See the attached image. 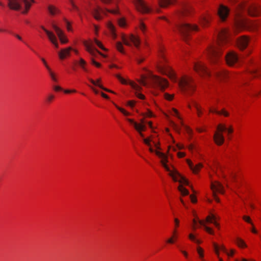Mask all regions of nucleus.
Wrapping results in <instances>:
<instances>
[{
  "label": "nucleus",
  "mask_w": 261,
  "mask_h": 261,
  "mask_svg": "<svg viewBox=\"0 0 261 261\" xmlns=\"http://www.w3.org/2000/svg\"><path fill=\"white\" fill-rule=\"evenodd\" d=\"M197 252H198V253L199 254V256L201 258H202L203 257V249L200 248V247H198L197 248Z\"/></svg>",
  "instance_id": "obj_48"
},
{
  "label": "nucleus",
  "mask_w": 261,
  "mask_h": 261,
  "mask_svg": "<svg viewBox=\"0 0 261 261\" xmlns=\"http://www.w3.org/2000/svg\"><path fill=\"white\" fill-rule=\"evenodd\" d=\"M211 189L214 193V199L217 201L219 202V199L218 198L215 192H217L221 194L224 193V187L218 181H215L211 184Z\"/></svg>",
  "instance_id": "obj_15"
},
{
  "label": "nucleus",
  "mask_w": 261,
  "mask_h": 261,
  "mask_svg": "<svg viewBox=\"0 0 261 261\" xmlns=\"http://www.w3.org/2000/svg\"><path fill=\"white\" fill-rule=\"evenodd\" d=\"M140 29L143 33H145V31L146 30V26L144 23H143V22L140 23Z\"/></svg>",
  "instance_id": "obj_52"
},
{
  "label": "nucleus",
  "mask_w": 261,
  "mask_h": 261,
  "mask_svg": "<svg viewBox=\"0 0 261 261\" xmlns=\"http://www.w3.org/2000/svg\"><path fill=\"white\" fill-rule=\"evenodd\" d=\"M89 80L90 81V82L92 84H93L95 86H97L99 87L100 88H101V89L103 90L104 91L108 92H111V93H115L113 91H111V90H110L109 89H108L105 88L102 85H101V84H97L92 79H89Z\"/></svg>",
  "instance_id": "obj_33"
},
{
  "label": "nucleus",
  "mask_w": 261,
  "mask_h": 261,
  "mask_svg": "<svg viewBox=\"0 0 261 261\" xmlns=\"http://www.w3.org/2000/svg\"><path fill=\"white\" fill-rule=\"evenodd\" d=\"M92 63L97 67H100V64L95 61L94 59L92 60Z\"/></svg>",
  "instance_id": "obj_60"
},
{
  "label": "nucleus",
  "mask_w": 261,
  "mask_h": 261,
  "mask_svg": "<svg viewBox=\"0 0 261 261\" xmlns=\"http://www.w3.org/2000/svg\"><path fill=\"white\" fill-rule=\"evenodd\" d=\"M192 103H193V106H194V107L196 108V109L197 110V115L199 116H200L202 114V111L200 109V108L199 107V106H198V105L197 104V103L196 101L193 100L192 101Z\"/></svg>",
  "instance_id": "obj_40"
},
{
  "label": "nucleus",
  "mask_w": 261,
  "mask_h": 261,
  "mask_svg": "<svg viewBox=\"0 0 261 261\" xmlns=\"http://www.w3.org/2000/svg\"><path fill=\"white\" fill-rule=\"evenodd\" d=\"M174 0H158V3L161 8H166L168 5L172 4Z\"/></svg>",
  "instance_id": "obj_28"
},
{
  "label": "nucleus",
  "mask_w": 261,
  "mask_h": 261,
  "mask_svg": "<svg viewBox=\"0 0 261 261\" xmlns=\"http://www.w3.org/2000/svg\"><path fill=\"white\" fill-rule=\"evenodd\" d=\"M133 2L138 11L142 13H147L151 11V8L143 0H133Z\"/></svg>",
  "instance_id": "obj_12"
},
{
  "label": "nucleus",
  "mask_w": 261,
  "mask_h": 261,
  "mask_svg": "<svg viewBox=\"0 0 261 261\" xmlns=\"http://www.w3.org/2000/svg\"><path fill=\"white\" fill-rule=\"evenodd\" d=\"M176 30L179 32L183 40L185 41L189 38L192 32H196L199 30V28L196 24H192L183 20H179L176 22Z\"/></svg>",
  "instance_id": "obj_4"
},
{
  "label": "nucleus",
  "mask_w": 261,
  "mask_h": 261,
  "mask_svg": "<svg viewBox=\"0 0 261 261\" xmlns=\"http://www.w3.org/2000/svg\"><path fill=\"white\" fill-rule=\"evenodd\" d=\"M228 36V32L226 29L222 30L218 34L219 42L216 45H212L208 48V54L211 62L216 63L220 55L221 44L224 42Z\"/></svg>",
  "instance_id": "obj_2"
},
{
  "label": "nucleus",
  "mask_w": 261,
  "mask_h": 261,
  "mask_svg": "<svg viewBox=\"0 0 261 261\" xmlns=\"http://www.w3.org/2000/svg\"><path fill=\"white\" fill-rule=\"evenodd\" d=\"M249 72L254 77L260 75L258 72V67L257 65H254L251 68L249 69Z\"/></svg>",
  "instance_id": "obj_30"
},
{
  "label": "nucleus",
  "mask_w": 261,
  "mask_h": 261,
  "mask_svg": "<svg viewBox=\"0 0 261 261\" xmlns=\"http://www.w3.org/2000/svg\"><path fill=\"white\" fill-rule=\"evenodd\" d=\"M52 27L56 32L62 43H66L68 42L67 39L64 36L63 32L55 24H52Z\"/></svg>",
  "instance_id": "obj_17"
},
{
  "label": "nucleus",
  "mask_w": 261,
  "mask_h": 261,
  "mask_svg": "<svg viewBox=\"0 0 261 261\" xmlns=\"http://www.w3.org/2000/svg\"><path fill=\"white\" fill-rule=\"evenodd\" d=\"M108 29L110 32L111 35L113 39L116 38V34L115 33V28L113 24L110 23L108 25Z\"/></svg>",
  "instance_id": "obj_31"
},
{
  "label": "nucleus",
  "mask_w": 261,
  "mask_h": 261,
  "mask_svg": "<svg viewBox=\"0 0 261 261\" xmlns=\"http://www.w3.org/2000/svg\"><path fill=\"white\" fill-rule=\"evenodd\" d=\"M234 253V250H233V249H231L230 250V252H228V251H227V253H226V254H227V255L228 256H232L233 255Z\"/></svg>",
  "instance_id": "obj_64"
},
{
  "label": "nucleus",
  "mask_w": 261,
  "mask_h": 261,
  "mask_svg": "<svg viewBox=\"0 0 261 261\" xmlns=\"http://www.w3.org/2000/svg\"><path fill=\"white\" fill-rule=\"evenodd\" d=\"M155 154L161 159V163L164 168L168 172L169 175L171 176L174 181H178L180 184L186 185H189L188 180L182 176L173 167V170H171L167 163L168 162V156L165 153L156 151Z\"/></svg>",
  "instance_id": "obj_3"
},
{
  "label": "nucleus",
  "mask_w": 261,
  "mask_h": 261,
  "mask_svg": "<svg viewBox=\"0 0 261 261\" xmlns=\"http://www.w3.org/2000/svg\"><path fill=\"white\" fill-rule=\"evenodd\" d=\"M72 50L73 49L71 47H68L61 49V51L58 53L60 59L63 60L66 57L70 56V51Z\"/></svg>",
  "instance_id": "obj_21"
},
{
  "label": "nucleus",
  "mask_w": 261,
  "mask_h": 261,
  "mask_svg": "<svg viewBox=\"0 0 261 261\" xmlns=\"http://www.w3.org/2000/svg\"><path fill=\"white\" fill-rule=\"evenodd\" d=\"M243 219L246 222L250 223L252 226L253 225V223L251 222V219L249 216H244L243 217Z\"/></svg>",
  "instance_id": "obj_47"
},
{
  "label": "nucleus",
  "mask_w": 261,
  "mask_h": 261,
  "mask_svg": "<svg viewBox=\"0 0 261 261\" xmlns=\"http://www.w3.org/2000/svg\"><path fill=\"white\" fill-rule=\"evenodd\" d=\"M54 97L55 96L53 94H50L47 96L46 101L48 102H51L54 99Z\"/></svg>",
  "instance_id": "obj_50"
},
{
  "label": "nucleus",
  "mask_w": 261,
  "mask_h": 261,
  "mask_svg": "<svg viewBox=\"0 0 261 261\" xmlns=\"http://www.w3.org/2000/svg\"><path fill=\"white\" fill-rule=\"evenodd\" d=\"M175 242V241L173 239V238H170L169 239L167 240V243L169 244H173Z\"/></svg>",
  "instance_id": "obj_63"
},
{
  "label": "nucleus",
  "mask_w": 261,
  "mask_h": 261,
  "mask_svg": "<svg viewBox=\"0 0 261 261\" xmlns=\"http://www.w3.org/2000/svg\"><path fill=\"white\" fill-rule=\"evenodd\" d=\"M54 89L56 91H62L63 89L62 88L59 86H55L54 87Z\"/></svg>",
  "instance_id": "obj_61"
},
{
  "label": "nucleus",
  "mask_w": 261,
  "mask_h": 261,
  "mask_svg": "<svg viewBox=\"0 0 261 261\" xmlns=\"http://www.w3.org/2000/svg\"><path fill=\"white\" fill-rule=\"evenodd\" d=\"M187 163L191 169L195 173H197L202 167V165L201 163H198L195 166H194L193 163L190 160H187Z\"/></svg>",
  "instance_id": "obj_27"
},
{
  "label": "nucleus",
  "mask_w": 261,
  "mask_h": 261,
  "mask_svg": "<svg viewBox=\"0 0 261 261\" xmlns=\"http://www.w3.org/2000/svg\"><path fill=\"white\" fill-rule=\"evenodd\" d=\"M178 189L182 195H188L189 194V191L181 185L178 186Z\"/></svg>",
  "instance_id": "obj_38"
},
{
  "label": "nucleus",
  "mask_w": 261,
  "mask_h": 261,
  "mask_svg": "<svg viewBox=\"0 0 261 261\" xmlns=\"http://www.w3.org/2000/svg\"><path fill=\"white\" fill-rule=\"evenodd\" d=\"M139 83L143 85V86H146V82L145 81V77H142V79H141L140 81H139Z\"/></svg>",
  "instance_id": "obj_57"
},
{
  "label": "nucleus",
  "mask_w": 261,
  "mask_h": 261,
  "mask_svg": "<svg viewBox=\"0 0 261 261\" xmlns=\"http://www.w3.org/2000/svg\"><path fill=\"white\" fill-rule=\"evenodd\" d=\"M249 42L248 38L245 36L240 37L238 40V44L239 47L241 49L246 47Z\"/></svg>",
  "instance_id": "obj_24"
},
{
  "label": "nucleus",
  "mask_w": 261,
  "mask_h": 261,
  "mask_svg": "<svg viewBox=\"0 0 261 261\" xmlns=\"http://www.w3.org/2000/svg\"><path fill=\"white\" fill-rule=\"evenodd\" d=\"M49 71V73H50V75L51 77V79L54 81V82H57V79H56V77H55V75L54 74V73L53 72H52L51 71V70H48Z\"/></svg>",
  "instance_id": "obj_55"
},
{
  "label": "nucleus",
  "mask_w": 261,
  "mask_h": 261,
  "mask_svg": "<svg viewBox=\"0 0 261 261\" xmlns=\"http://www.w3.org/2000/svg\"><path fill=\"white\" fill-rule=\"evenodd\" d=\"M127 120L134 125L135 129L138 132H140V130H145L146 126L144 124H139L137 122H135L133 119L129 118L127 119Z\"/></svg>",
  "instance_id": "obj_25"
},
{
  "label": "nucleus",
  "mask_w": 261,
  "mask_h": 261,
  "mask_svg": "<svg viewBox=\"0 0 261 261\" xmlns=\"http://www.w3.org/2000/svg\"><path fill=\"white\" fill-rule=\"evenodd\" d=\"M8 6L9 8L13 10L18 11L21 9V4L23 3L25 7V10L22 13L25 14L31 7V4L28 0H8Z\"/></svg>",
  "instance_id": "obj_7"
},
{
  "label": "nucleus",
  "mask_w": 261,
  "mask_h": 261,
  "mask_svg": "<svg viewBox=\"0 0 261 261\" xmlns=\"http://www.w3.org/2000/svg\"><path fill=\"white\" fill-rule=\"evenodd\" d=\"M135 101H134V100H129V101H128L127 102V105L130 107L131 108H133L134 107L135 105Z\"/></svg>",
  "instance_id": "obj_53"
},
{
  "label": "nucleus",
  "mask_w": 261,
  "mask_h": 261,
  "mask_svg": "<svg viewBox=\"0 0 261 261\" xmlns=\"http://www.w3.org/2000/svg\"><path fill=\"white\" fill-rule=\"evenodd\" d=\"M172 114L174 116H177L179 119H180V117L178 116V112L177 110L173 109Z\"/></svg>",
  "instance_id": "obj_56"
},
{
  "label": "nucleus",
  "mask_w": 261,
  "mask_h": 261,
  "mask_svg": "<svg viewBox=\"0 0 261 261\" xmlns=\"http://www.w3.org/2000/svg\"><path fill=\"white\" fill-rule=\"evenodd\" d=\"M260 13V8L258 6L250 5L247 6L244 3H240L237 7L236 13V27L238 29H242L247 27L256 28L258 27V23L248 20L246 17V14L252 17H256L259 15Z\"/></svg>",
  "instance_id": "obj_1"
},
{
  "label": "nucleus",
  "mask_w": 261,
  "mask_h": 261,
  "mask_svg": "<svg viewBox=\"0 0 261 261\" xmlns=\"http://www.w3.org/2000/svg\"><path fill=\"white\" fill-rule=\"evenodd\" d=\"M178 85L181 91L186 94H192L195 89V84L190 76H183L179 81Z\"/></svg>",
  "instance_id": "obj_5"
},
{
  "label": "nucleus",
  "mask_w": 261,
  "mask_h": 261,
  "mask_svg": "<svg viewBox=\"0 0 261 261\" xmlns=\"http://www.w3.org/2000/svg\"><path fill=\"white\" fill-rule=\"evenodd\" d=\"M165 97L166 98V99L169 100H171L172 99L173 97V96L172 95H170V94H169L168 93H165Z\"/></svg>",
  "instance_id": "obj_54"
},
{
  "label": "nucleus",
  "mask_w": 261,
  "mask_h": 261,
  "mask_svg": "<svg viewBox=\"0 0 261 261\" xmlns=\"http://www.w3.org/2000/svg\"><path fill=\"white\" fill-rule=\"evenodd\" d=\"M219 250H221V251H222L223 252H224L225 253H227V249L225 248V247L223 245L219 246Z\"/></svg>",
  "instance_id": "obj_59"
},
{
  "label": "nucleus",
  "mask_w": 261,
  "mask_h": 261,
  "mask_svg": "<svg viewBox=\"0 0 261 261\" xmlns=\"http://www.w3.org/2000/svg\"><path fill=\"white\" fill-rule=\"evenodd\" d=\"M121 39L124 44L129 46L132 45L131 43H132L137 48H138L140 43V38L133 34H131L128 37L122 35Z\"/></svg>",
  "instance_id": "obj_10"
},
{
  "label": "nucleus",
  "mask_w": 261,
  "mask_h": 261,
  "mask_svg": "<svg viewBox=\"0 0 261 261\" xmlns=\"http://www.w3.org/2000/svg\"><path fill=\"white\" fill-rule=\"evenodd\" d=\"M94 42L95 43V44L99 47L101 49H103V50H105V47H103V46L102 45V44H101V43L98 40H97V39H94Z\"/></svg>",
  "instance_id": "obj_45"
},
{
  "label": "nucleus",
  "mask_w": 261,
  "mask_h": 261,
  "mask_svg": "<svg viewBox=\"0 0 261 261\" xmlns=\"http://www.w3.org/2000/svg\"><path fill=\"white\" fill-rule=\"evenodd\" d=\"M151 79L152 82L162 90H164L168 86V82L165 79L157 75H152Z\"/></svg>",
  "instance_id": "obj_11"
},
{
  "label": "nucleus",
  "mask_w": 261,
  "mask_h": 261,
  "mask_svg": "<svg viewBox=\"0 0 261 261\" xmlns=\"http://www.w3.org/2000/svg\"><path fill=\"white\" fill-rule=\"evenodd\" d=\"M209 111L210 112L215 113L219 115H223L225 116H228L229 115V113L224 109L221 111H219L216 109H210Z\"/></svg>",
  "instance_id": "obj_32"
},
{
  "label": "nucleus",
  "mask_w": 261,
  "mask_h": 261,
  "mask_svg": "<svg viewBox=\"0 0 261 261\" xmlns=\"http://www.w3.org/2000/svg\"><path fill=\"white\" fill-rule=\"evenodd\" d=\"M217 131L214 135V140L217 145L220 146L224 142V137L222 133L227 130L228 134H230L233 132V129L231 126L229 128H227L225 125L220 124L217 126Z\"/></svg>",
  "instance_id": "obj_6"
},
{
  "label": "nucleus",
  "mask_w": 261,
  "mask_h": 261,
  "mask_svg": "<svg viewBox=\"0 0 261 261\" xmlns=\"http://www.w3.org/2000/svg\"><path fill=\"white\" fill-rule=\"evenodd\" d=\"M214 75L219 79L222 80L229 77V74L223 69L215 71Z\"/></svg>",
  "instance_id": "obj_22"
},
{
  "label": "nucleus",
  "mask_w": 261,
  "mask_h": 261,
  "mask_svg": "<svg viewBox=\"0 0 261 261\" xmlns=\"http://www.w3.org/2000/svg\"><path fill=\"white\" fill-rule=\"evenodd\" d=\"M194 69L196 72L202 76H209L211 75V73L207 67L201 62L195 63Z\"/></svg>",
  "instance_id": "obj_14"
},
{
  "label": "nucleus",
  "mask_w": 261,
  "mask_h": 261,
  "mask_svg": "<svg viewBox=\"0 0 261 261\" xmlns=\"http://www.w3.org/2000/svg\"><path fill=\"white\" fill-rule=\"evenodd\" d=\"M190 198H191V201L193 203H196L197 202L196 198L194 195H190Z\"/></svg>",
  "instance_id": "obj_62"
},
{
  "label": "nucleus",
  "mask_w": 261,
  "mask_h": 261,
  "mask_svg": "<svg viewBox=\"0 0 261 261\" xmlns=\"http://www.w3.org/2000/svg\"><path fill=\"white\" fill-rule=\"evenodd\" d=\"M210 18L207 16H202L200 19V23L203 27H206L209 23Z\"/></svg>",
  "instance_id": "obj_35"
},
{
  "label": "nucleus",
  "mask_w": 261,
  "mask_h": 261,
  "mask_svg": "<svg viewBox=\"0 0 261 261\" xmlns=\"http://www.w3.org/2000/svg\"><path fill=\"white\" fill-rule=\"evenodd\" d=\"M115 106L116 107V108L119 110L121 112H122L124 115L125 116H128L129 115V113L125 111L124 109L119 107L118 106H117L116 104L114 103Z\"/></svg>",
  "instance_id": "obj_43"
},
{
  "label": "nucleus",
  "mask_w": 261,
  "mask_h": 261,
  "mask_svg": "<svg viewBox=\"0 0 261 261\" xmlns=\"http://www.w3.org/2000/svg\"><path fill=\"white\" fill-rule=\"evenodd\" d=\"M86 62L85 61V60L84 59H83L82 58H81L80 60V61H79V65H80V66L81 67V68L85 71V72H88V70L87 69V68L85 66V65H86Z\"/></svg>",
  "instance_id": "obj_39"
},
{
  "label": "nucleus",
  "mask_w": 261,
  "mask_h": 261,
  "mask_svg": "<svg viewBox=\"0 0 261 261\" xmlns=\"http://www.w3.org/2000/svg\"><path fill=\"white\" fill-rule=\"evenodd\" d=\"M200 225L203 226L204 228V229L210 234H213L214 231L212 230V229L207 226L205 225V222L203 221L202 220H199L198 221Z\"/></svg>",
  "instance_id": "obj_36"
},
{
  "label": "nucleus",
  "mask_w": 261,
  "mask_h": 261,
  "mask_svg": "<svg viewBox=\"0 0 261 261\" xmlns=\"http://www.w3.org/2000/svg\"><path fill=\"white\" fill-rule=\"evenodd\" d=\"M63 20H64V22L66 23V28H67V30L68 31H72V29H71V27L70 22L68 20H67L65 18H64Z\"/></svg>",
  "instance_id": "obj_42"
},
{
  "label": "nucleus",
  "mask_w": 261,
  "mask_h": 261,
  "mask_svg": "<svg viewBox=\"0 0 261 261\" xmlns=\"http://www.w3.org/2000/svg\"><path fill=\"white\" fill-rule=\"evenodd\" d=\"M48 11L50 14L52 16L55 15L60 13V10L53 5L48 6Z\"/></svg>",
  "instance_id": "obj_29"
},
{
  "label": "nucleus",
  "mask_w": 261,
  "mask_h": 261,
  "mask_svg": "<svg viewBox=\"0 0 261 261\" xmlns=\"http://www.w3.org/2000/svg\"><path fill=\"white\" fill-rule=\"evenodd\" d=\"M101 13H105V11L99 7L94 8L91 10V13L94 18L97 20H99L102 18L100 15Z\"/></svg>",
  "instance_id": "obj_19"
},
{
  "label": "nucleus",
  "mask_w": 261,
  "mask_h": 261,
  "mask_svg": "<svg viewBox=\"0 0 261 261\" xmlns=\"http://www.w3.org/2000/svg\"><path fill=\"white\" fill-rule=\"evenodd\" d=\"M119 25L121 27H124L125 26V21L123 18H120L118 20Z\"/></svg>",
  "instance_id": "obj_46"
},
{
  "label": "nucleus",
  "mask_w": 261,
  "mask_h": 261,
  "mask_svg": "<svg viewBox=\"0 0 261 261\" xmlns=\"http://www.w3.org/2000/svg\"><path fill=\"white\" fill-rule=\"evenodd\" d=\"M227 64L230 66H238L241 62V58L233 51L229 52L225 56Z\"/></svg>",
  "instance_id": "obj_8"
},
{
  "label": "nucleus",
  "mask_w": 261,
  "mask_h": 261,
  "mask_svg": "<svg viewBox=\"0 0 261 261\" xmlns=\"http://www.w3.org/2000/svg\"><path fill=\"white\" fill-rule=\"evenodd\" d=\"M107 12L112 13L113 14H117L118 13V11L117 10H109L106 9Z\"/></svg>",
  "instance_id": "obj_58"
},
{
  "label": "nucleus",
  "mask_w": 261,
  "mask_h": 261,
  "mask_svg": "<svg viewBox=\"0 0 261 261\" xmlns=\"http://www.w3.org/2000/svg\"><path fill=\"white\" fill-rule=\"evenodd\" d=\"M89 80L90 81V82L92 84H93L95 86H97L99 87L100 88H101V89L103 90L104 91L108 92H111V93H115L113 91H111V90H110L109 89H108L105 88L102 85H101V84H97L92 79H89Z\"/></svg>",
  "instance_id": "obj_34"
},
{
  "label": "nucleus",
  "mask_w": 261,
  "mask_h": 261,
  "mask_svg": "<svg viewBox=\"0 0 261 261\" xmlns=\"http://www.w3.org/2000/svg\"><path fill=\"white\" fill-rule=\"evenodd\" d=\"M84 44L86 48L87 51H88L91 55L94 56L96 52L102 55V54L97 49L93 47L92 45L87 41H85L84 42Z\"/></svg>",
  "instance_id": "obj_23"
},
{
  "label": "nucleus",
  "mask_w": 261,
  "mask_h": 261,
  "mask_svg": "<svg viewBox=\"0 0 261 261\" xmlns=\"http://www.w3.org/2000/svg\"><path fill=\"white\" fill-rule=\"evenodd\" d=\"M213 246L215 250V252L217 256L219 257V246L215 243H213Z\"/></svg>",
  "instance_id": "obj_44"
},
{
  "label": "nucleus",
  "mask_w": 261,
  "mask_h": 261,
  "mask_svg": "<svg viewBox=\"0 0 261 261\" xmlns=\"http://www.w3.org/2000/svg\"><path fill=\"white\" fill-rule=\"evenodd\" d=\"M217 217L215 215L211 214L206 218L205 221L208 223H213L216 227H219V225L216 222Z\"/></svg>",
  "instance_id": "obj_26"
},
{
  "label": "nucleus",
  "mask_w": 261,
  "mask_h": 261,
  "mask_svg": "<svg viewBox=\"0 0 261 261\" xmlns=\"http://www.w3.org/2000/svg\"><path fill=\"white\" fill-rule=\"evenodd\" d=\"M144 60L145 58L141 56L137 57L136 58V60L138 64H141Z\"/></svg>",
  "instance_id": "obj_49"
},
{
  "label": "nucleus",
  "mask_w": 261,
  "mask_h": 261,
  "mask_svg": "<svg viewBox=\"0 0 261 261\" xmlns=\"http://www.w3.org/2000/svg\"><path fill=\"white\" fill-rule=\"evenodd\" d=\"M178 248H179L180 251L183 254V255L185 256V257L186 258H188V253L185 251V250H183L179 246H177Z\"/></svg>",
  "instance_id": "obj_51"
},
{
  "label": "nucleus",
  "mask_w": 261,
  "mask_h": 261,
  "mask_svg": "<svg viewBox=\"0 0 261 261\" xmlns=\"http://www.w3.org/2000/svg\"><path fill=\"white\" fill-rule=\"evenodd\" d=\"M129 84L131 86V87L135 90L136 91L135 92V95L136 96H137L139 98L141 99H144L145 98V96L143 95L142 94H141L139 93L138 91H140L141 90V87H140L139 85L136 84L133 82L130 81Z\"/></svg>",
  "instance_id": "obj_20"
},
{
  "label": "nucleus",
  "mask_w": 261,
  "mask_h": 261,
  "mask_svg": "<svg viewBox=\"0 0 261 261\" xmlns=\"http://www.w3.org/2000/svg\"><path fill=\"white\" fill-rule=\"evenodd\" d=\"M41 29L46 33L48 39L51 43L55 46L56 48L58 47V44L57 43V38L55 35L51 32L46 30L43 26L41 27Z\"/></svg>",
  "instance_id": "obj_18"
},
{
  "label": "nucleus",
  "mask_w": 261,
  "mask_h": 261,
  "mask_svg": "<svg viewBox=\"0 0 261 261\" xmlns=\"http://www.w3.org/2000/svg\"><path fill=\"white\" fill-rule=\"evenodd\" d=\"M236 243L240 247H246V244L245 242L241 238H237L236 240Z\"/></svg>",
  "instance_id": "obj_37"
},
{
  "label": "nucleus",
  "mask_w": 261,
  "mask_h": 261,
  "mask_svg": "<svg viewBox=\"0 0 261 261\" xmlns=\"http://www.w3.org/2000/svg\"><path fill=\"white\" fill-rule=\"evenodd\" d=\"M218 15L222 21H225L229 13V9L222 5L220 6L218 11Z\"/></svg>",
  "instance_id": "obj_16"
},
{
  "label": "nucleus",
  "mask_w": 261,
  "mask_h": 261,
  "mask_svg": "<svg viewBox=\"0 0 261 261\" xmlns=\"http://www.w3.org/2000/svg\"><path fill=\"white\" fill-rule=\"evenodd\" d=\"M116 46L118 50H119L121 53H124L122 44L120 42H117L116 43Z\"/></svg>",
  "instance_id": "obj_41"
},
{
  "label": "nucleus",
  "mask_w": 261,
  "mask_h": 261,
  "mask_svg": "<svg viewBox=\"0 0 261 261\" xmlns=\"http://www.w3.org/2000/svg\"><path fill=\"white\" fill-rule=\"evenodd\" d=\"M158 69L160 72L167 75L172 80L176 81L174 72L168 65L161 62V63L158 65Z\"/></svg>",
  "instance_id": "obj_9"
},
{
  "label": "nucleus",
  "mask_w": 261,
  "mask_h": 261,
  "mask_svg": "<svg viewBox=\"0 0 261 261\" xmlns=\"http://www.w3.org/2000/svg\"><path fill=\"white\" fill-rule=\"evenodd\" d=\"M193 11V8L190 5L184 3L181 5L180 9L177 15L179 17L190 16Z\"/></svg>",
  "instance_id": "obj_13"
}]
</instances>
